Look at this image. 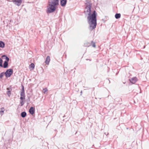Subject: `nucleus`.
<instances>
[{"mask_svg":"<svg viewBox=\"0 0 149 149\" xmlns=\"http://www.w3.org/2000/svg\"><path fill=\"white\" fill-rule=\"evenodd\" d=\"M87 19L88 22L89 24V29L92 31L96 27L97 25V13L95 10L92 12V13L88 15Z\"/></svg>","mask_w":149,"mask_h":149,"instance_id":"obj_1","label":"nucleus"},{"mask_svg":"<svg viewBox=\"0 0 149 149\" xmlns=\"http://www.w3.org/2000/svg\"><path fill=\"white\" fill-rule=\"evenodd\" d=\"M49 7H47V13H51L54 12L59 4V0H50L49 2Z\"/></svg>","mask_w":149,"mask_h":149,"instance_id":"obj_2","label":"nucleus"},{"mask_svg":"<svg viewBox=\"0 0 149 149\" xmlns=\"http://www.w3.org/2000/svg\"><path fill=\"white\" fill-rule=\"evenodd\" d=\"M13 70L12 69H7L6 71L4 72L5 75L6 77H9L13 74Z\"/></svg>","mask_w":149,"mask_h":149,"instance_id":"obj_3","label":"nucleus"},{"mask_svg":"<svg viewBox=\"0 0 149 149\" xmlns=\"http://www.w3.org/2000/svg\"><path fill=\"white\" fill-rule=\"evenodd\" d=\"M21 97L20 99L21 100H24L25 99V96L24 93V87L22 85V88L20 94Z\"/></svg>","mask_w":149,"mask_h":149,"instance_id":"obj_4","label":"nucleus"},{"mask_svg":"<svg viewBox=\"0 0 149 149\" xmlns=\"http://www.w3.org/2000/svg\"><path fill=\"white\" fill-rule=\"evenodd\" d=\"M91 7L92 6H85V8L86 10L84 11V13L86 15L92 13V11L91 10Z\"/></svg>","mask_w":149,"mask_h":149,"instance_id":"obj_5","label":"nucleus"},{"mask_svg":"<svg viewBox=\"0 0 149 149\" xmlns=\"http://www.w3.org/2000/svg\"><path fill=\"white\" fill-rule=\"evenodd\" d=\"M23 0H13V2L16 5L20 6L22 3Z\"/></svg>","mask_w":149,"mask_h":149,"instance_id":"obj_6","label":"nucleus"},{"mask_svg":"<svg viewBox=\"0 0 149 149\" xmlns=\"http://www.w3.org/2000/svg\"><path fill=\"white\" fill-rule=\"evenodd\" d=\"M130 82L132 84H135L137 81V79L136 77H134L129 79Z\"/></svg>","mask_w":149,"mask_h":149,"instance_id":"obj_7","label":"nucleus"},{"mask_svg":"<svg viewBox=\"0 0 149 149\" xmlns=\"http://www.w3.org/2000/svg\"><path fill=\"white\" fill-rule=\"evenodd\" d=\"M60 5L62 6H65L67 3V0H60Z\"/></svg>","mask_w":149,"mask_h":149,"instance_id":"obj_8","label":"nucleus"},{"mask_svg":"<svg viewBox=\"0 0 149 149\" xmlns=\"http://www.w3.org/2000/svg\"><path fill=\"white\" fill-rule=\"evenodd\" d=\"M35 109L33 107H30L29 110V112L30 114L31 115H33L35 113Z\"/></svg>","mask_w":149,"mask_h":149,"instance_id":"obj_9","label":"nucleus"},{"mask_svg":"<svg viewBox=\"0 0 149 149\" xmlns=\"http://www.w3.org/2000/svg\"><path fill=\"white\" fill-rule=\"evenodd\" d=\"M86 6H92V3H91V1H88V0L86 1V2L85 3Z\"/></svg>","mask_w":149,"mask_h":149,"instance_id":"obj_10","label":"nucleus"},{"mask_svg":"<svg viewBox=\"0 0 149 149\" xmlns=\"http://www.w3.org/2000/svg\"><path fill=\"white\" fill-rule=\"evenodd\" d=\"M8 61H5L4 62L3 65L2 64V67L4 68H8Z\"/></svg>","mask_w":149,"mask_h":149,"instance_id":"obj_11","label":"nucleus"},{"mask_svg":"<svg viewBox=\"0 0 149 149\" xmlns=\"http://www.w3.org/2000/svg\"><path fill=\"white\" fill-rule=\"evenodd\" d=\"M1 58L5 59L6 60L5 61H9V58L6 55H4L2 56Z\"/></svg>","mask_w":149,"mask_h":149,"instance_id":"obj_12","label":"nucleus"},{"mask_svg":"<svg viewBox=\"0 0 149 149\" xmlns=\"http://www.w3.org/2000/svg\"><path fill=\"white\" fill-rule=\"evenodd\" d=\"M50 60V57L49 56H47V57L45 61V63L46 64L48 65L49 64Z\"/></svg>","mask_w":149,"mask_h":149,"instance_id":"obj_13","label":"nucleus"},{"mask_svg":"<svg viewBox=\"0 0 149 149\" xmlns=\"http://www.w3.org/2000/svg\"><path fill=\"white\" fill-rule=\"evenodd\" d=\"M21 116L23 118H25L26 116V113L25 111H23L21 113Z\"/></svg>","mask_w":149,"mask_h":149,"instance_id":"obj_14","label":"nucleus"},{"mask_svg":"<svg viewBox=\"0 0 149 149\" xmlns=\"http://www.w3.org/2000/svg\"><path fill=\"white\" fill-rule=\"evenodd\" d=\"M4 43L1 41H0V47L3 48L5 47Z\"/></svg>","mask_w":149,"mask_h":149,"instance_id":"obj_15","label":"nucleus"},{"mask_svg":"<svg viewBox=\"0 0 149 149\" xmlns=\"http://www.w3.org/2000/svg\"><path fill=\"white\" fill-rule=\"evenodd\" d=\"M121 14L120 13H116L115 15V17L116 19H118L120 17Z\"/></svg>","mask_w":149,"mask_h":149,"instance_id":"obj_16","label":"nucleus"},{"mask_svg":"<svg viewBox=\"0 0 149 149\" xmlns=\"http://www.w3.org/2000/svg\"><path fill=\"white\" fill-rule=\"evenodd\" d=\"M84 46L86 47H89L91 46V44L89 42H86L84 43Z\"/></svg>","mask_w":149,"mask_h":149,"instance_id":"obj_17","label":"nucleus"},{"mask_svg":"<svg viewBox=\"0 0 149 149\" xmlns=\"http://www.w3.org/2000/svg\"><path fill=\"white\" fill-rule=\"evenodd\" d=\"M91 46H92L93 47L95 48L96 47L95 42H94L93 41H92L90 43Z\"/></svg>","mask_w":149,"mask_h":149,"instance_id":"obj_18","label":"nucleus"},{"mask_svg":"<svg viewBox=\"0 0 149 149\" xmlns=\"http://www.w3.org/2000/svg\"><path fill=\"white\" fill-rule=\"evenodd\" d=\"M35 65L33 63H31L29 65L30 68H32V70L34 68Z\"/></svg>","mask_w":149,"mask_h":149,"instance_id":"obj_19","label":"nucleus"},{"mask_svg":"<svg viewBox=\"0 0 149 149\" xmlns=\"http://www.w3.org/2000/svg\"><path fill=\"white\" fill-rule=\"evenodd\" d=\"M4 74H5V73L4 72H2L0 74V79H2V78L3 77Z\"/></svg>","mask_w":149,"mask_h":149,"instance_id":"obj_20","label":"nucleus"},{"mask_svg":"<svg viewBox=\"0 0 149 149\" xmlns=\"http://www.w3.org/2000/svg\"><path fill=\"white\" fill-rule=\"evenodd\" d=\"M3 62L2 59L0 58V66L1 67H2Z\"/></svg>","mask_w":149,"mask_h":149,"instance_id":"obj_21","label":"nucleus"},{"mask_svg":"<svg viewBox=\"0 0 149 149\" xmlns=\"http://www.w3.org/2000/svg\"><path fill=\"white\" fill-rule=\"evenodd\" d=\"M6 93L7 94L8 96L10 97L11 95V91H8L6 92Z\"/></svg>","mask_w":149,"mask_h":149,"instance_id":"obj_22","label":"nucleus"},{"mask_svg":"<svg viewBox=\"0 0 149 149\" xmlns=\"http://www.w3.org/2000/svg\"><path fill=\"white\" fill-rule=\"evenodd\" d=\"M121 99L120 98H116L115 100H114L115 101H117L118 102L120 101V100H121Z\"/></svg>","mask_w":149,"mask_h":149,"instance_id":"obj_23","label":"nucleus"},{"mask_svg":"<svg viewBox=\"0 0 149 149\" xmlns=\"http://www.w3.org/2000/svg\"><path fill=\"white\" fill-rule=\"evenodd\" d=\"M21 100V101H20V103L21 104V106H22L24 104V103L23 102V100Z\"/></svg>","mask_w":149,"mask_h":149,"instance_id":"obj_24","label":"nucleus"},{"mask_svg":"<svg viewBox=\"0 0 149 149\" xmlns=\"http://www.w3.org/2000/svg\"><path fill=\"white\" fill-rule=\"evenodd\" d=\"M0 113L1 115H2L3 114V113L4 112V110H1L0 111Z\"/></svg>","mask_w":149,"mask_h":149,"instance_id":"obj_25","label":"nucleus"},{"mask_svg":"<svg viewBox=\"0 0 149 149\" xmlns=\"http://www.w3.org/2000/svg\"><path fill=\"white\" fill-rule=\"evenodd\" d=\"M43 90L44 91V93H45L46 92V91H47V90L46 88L43 89Z\"/></svg>","mask_w":149,"mask_h":149,"instance_id":"obj_26","label":"nucleus"},{"mask_svg":"<svg viewBox=\"0 0 149 149\" xmlns=\"http://www.w3.org/2000/svg\"><path fill=\"white\" fill-rule=\"evenodd\" d=\"M4 109V108L3 107H2L1 109V110H3V109Z\"/></svg>","mask_w":149,"mask_h":149,"instance_id":"obj_27","label":"nucleus"},{"mask_svg":"<svg viewBox=\"0 0 149 149\" xmlns=\"http://www.w3.org/2000/svg\"><path fill=\"white\" fill-rule=\"evenodd\" d=\"M108 80H109V83H110V80H109V79H108Z\"/></svg>","mask_w":149,"mask_h":149,"instance_id":"obj_28","label":"nucleus"}]
</instances>
